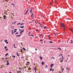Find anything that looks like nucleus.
Instances as JSON below:
<instances>
[{
    "label": "nucleus",
    "instance_id": "nucleus-35",
    "mask_svg": "<svg viewBox=\"0 0 73 73\" xmlns=\"http://www.w3.org/2000/svg\"><path fill=\"white\" fill-rule=\"evenodd\" d=\"M68 70H70V68H68Z\"/></svg>",
    "mask_w": 73,
    "mask_h": 73
},
{
    "label": "nucleus",
    "instance_id": "nucleus-45",
    "mask_svg": "<svg viewBox=\"0 0 73 73\" xmlns=\"http://www.w3.org/2000/svg\"><path fill=\"white\" fill-rule=\"evenodd\" d=\"M54 35L56 36V33H54Z\"/></svg>",
    "mask_w": 73,
    "mask_h": 73
},
{
    "label": "nucleus",
    "instance_id": "nucleus-29",
    "mask_svg": "<svg viewBox=\"0 0 73 73\" xmlns=\"http://www.w3.org/2000/svg\"><path fill=\"white\" fill-rule=\"evenodd\" d=\"M52 43H53V42H52V41L49 42V43H51V44H52Z\"/></svg>",
    "mask_w": 73,
    "mask_h": 73
},
{
    "label": "nucleus",
    "instance_id": "nucleus-53",
    "mask_svg": "<svg viewBox=\"0 0 73 73\" xmlns=\"http://www.w3.org/2000/svg\"><path fill=\"white\" fill-rule=\"evenodd\" d=\"M51 4H52V3H50V5H51Z\"/></svg>",
    "mask_w": 73,
    "mask_h": 73
},
{
    "label": "nucleus",
    "instance_id": "nucleus-24",
    "mask_svg": "<svg viewBox=\"0 0 73 73\" xmlns=\"http://www.w3.org/2000/svg\"><path fill=\"white\" fill-rule=\"evenodd\" d=\"M12 57H14V58H15L16 57L15 56H14V55H12Z\"/></svg>",
    "mask_w": 73,
    "mask_h": 73
},
{
    "label": "nucleus",
    "instance_id": "nucleus-42",
    "mask_svg": "<svg viewBox=\"0 0 73 73\" xmlns=\"http://www.w3.org/2000/svg\"><path fill=\"white\" fill-rule=\"evenodd\" d=\"M30 33V32H29V36H30V35H30V33Z\"/></svg>",
    "mask_w": 73,
    "mask_h": 73
},
{
    "label": "nucleus",
    "instance_id": "nucleus-51",
    "mask_svg": "<svg viewBox=\"0 0 73 73\" xmlns=\"http://www.w3.org/2000/svg\"><path fill=\"white\" fill-rule=\"evenodd\" d=\"M5 1H8V0H5Z\"/></svg>",
    "mask_w": 73,
    "mask_h": 73
},
{
    "label": "nucleus",
    "instance_id": "nucleus-58",
    "mask_svg": "<svg viewBox=\"0 0 73 73\" xmlns=\"http://www.w3.org/2000/svg\"><path fill=\"white\" fill-rule=\"evenodd\" d=\"M6 59L7 60L8 59V58H6Z\"/></svg>",
    "mask_w": 73,
    "mask_h": 73
},
{
    "label": "nucleus",
    "instance_id": "nucleus-48",
    "mask_svg": "<svg viewBox=\"0 0 73 73\" xmlns=\"http://www.w3.org/2000/svg\"><path fill=\"white\" fill-rule=\"evenodd\" d=\"M15 30H17V29H14V31H15Z\"/></svg>",
    "mask_w": 73,
    "mask_h": 73
},
{
    "label": "nucleus",
    "instance_id": "nucleus-19",
    "mask_svg": "<svg viewBox=\"0 0 73 73\" xmlns=\"http://www.w3.org/2000/svg\"><path fill=\"white\" fill-rule=\"evenodd\" d=\"M21 36V35H17L16 36V37H19V36Z\"/></svg>",
    "mask_w": 73,
    "mask_h": 73
},
{
    "label": "nucleus",
    "instance_id": "nucleus-28",
    "mask_svg": "<svg viewBox=\"0 0 73 73\" xmlns=\"http://www.w3.org/2000/svg\"><path fill=\"white\" fill-rule=\"evenodd\" d=\"M41 37V36H42V35H41V34H40L39 35Z\"/></svg>",
    "mask_w": 73,
    "mask_h": 73
},
{
    "label": "nucleus",
    "instance_id": "nucleus-9",
    "mask_svg": "<svg viewBox=\"0 0 73 73\" xmlns=\"http://www.w3.org/2000/svg\"><path fill=\"white\" fill-rule=\"evenodd\" d=\"M24 32V29L21 32H20V34H21V33H23V32Z\"/></svg>",
    "mask_w": 73,
    "mask_h": 73
},
{
    "label": "nucleus",
    "instance_id": "nucleus-57",
    "mask_svg": "<svg viewBox=\"0 0 73 73\" xmlns=\"http://www.w3.org/2000/svg\"><path fill=\"white\" fill-rule=\"evenodd\" d=\"M23 23L21 24V25H23Z\"/></svg>",
    "mask_w": 73,
    "mask_h": 73
},
{
    "label": "nucleus",
    "instance_id": "nucleus-11",
    "mask_svg": "<svg viewBox=\"0 0 73 73\" xmlns=\"http://www.w3.org/2000/svg\"><path fill=\"white\" fill-rule=\"evenodd\" d=\"M44 29H46L47 28V27L46 26H44L43 27Z\"/></svg>",
    "mask_w": 73,
    "mask_h": 73
},
{
    "label": "nucleus",
    "instance_id": "nucleus-12",
    "mask_svg": "<svg viewBox=\"0 0 73 73\" xmlns=\"http://www.w3.org/2000/svg\"><path fill=\"white\" fill-rule=\"evenodd\" d=\"M30 13H32V9H31V11H30Z\"/></svg>",
    "mask_w": 73,
    "mask_h": 73
},
{
    "label": "nucleus",
    "instance_id": "nucleus-25",
    "mask_svg": "<svg viewBox=\"0 0 73 73\" xmlns=\"http://www.w3.org/2000/svg\"><path fill=\"white\" fill-rule=\"evenodd\" d=\"M23 50H26V49H25V48H23Z\"/></svg>",
    "mask_w": 73,
    "mask_h": 73
},
{
    "label": "nucleus",
    "instance_id": "nucleus-8",
    "mask_svg": "<svg viewBox=\"0 0 73 73\" xmlns=\"http://www.w3.org/2000/svg\"><path fill=\"white\" fill-rule=\"evenodd\" d=\"M63 27L64 28V29H65V28H66V27L64 25V23H63Z\"/></svg>",
    "mask_w": 73,
    "mask_h": 73
},
{
    "label": "nucleus",
    "instance_id": "nucleus-43",
    "mask_svg": "<svg viewBox=\"0 0 73 73\" xmlns=\"http://www.w3.org/2000/svg\"><path fill=\"white\" fill-rule=\"evenodd\" d=\"M52 58H54V59H55L54 57H52Z\"/></svg>",
    "mask_w": 73,
    "mask_h": 73
},
{
    "label": "nucleus",
    "instance_id": "nucleus-10",
    "mask_svg": "<svg viewBox=\"0 0 73 73\" xmlns=\"http://www.w3.org/2000/svg\"><path fill=\"white\" fill-rule=\"evenodd\" d=\"M39 57L40 59V60H42V56H39Z\"/></svg>",
    "mask_w": 73,
    "mask_h": 73
},
{
    "label": "nucleus",
    "instance_id": "nucleus-54",
    "mask_svg": "<svg viewBox=\"0 0 73 73\" xmlns=\"http://www.w3.org/2000/svg\"><path fill=\"white\" fill-rule=\"evenodd\" d=\"M41 25H40V27H42V26H41Z\"/></svg>",
    "mask_w": 73,
    "mask_h": 73
},
{
    "label": "nucleus",
    "instance_id": "nucleus-33",
    "mask_svg": "<svg viewBox=\"0 0 73 73\" xmlns=\"http://www.w3.org/2000/svg\"><path fill=\"white\" fill-rule=\"evenodd\" d=\"M17 55L18 56H19V54H18V53H17Z\"/></svg>",
    "mask_w": 73,
    "mask_h": 73
},
{
    "label": "nucleus",
    "instance_id": "nucleus-60",
    "mask_svg": "<svg viewBox=\"0 0 73 73\" xmlns=\"http://www.w3.org/2000/svg\"><path fill=\"white\" fill-rule=\"evenodd\" d=\"M21 29H19V31H21Z\"/></svg>",
    "mask_w": 73,
    "mask_h": 73
},
{
    "label": "nucleus",
    "instance_id": "nucleus-1",
    "mask_svg": "<svg viewBox=\"0 0 73 73\" xmlns=\"http://www.w3.org/2000/svg\"><path fill=\"white\" fill-rule=\"evenodd\" d=\"M28 10L27 11H26V13L24 14V15H27V13H28V11H29V9H28V8H27Z\"/></svg>",
    "mask_w": 73,
    "mask_h": 73
},
{
    "label": "nucleus",
    "instance_id": "nucleus-14",
    "mask_svg": "<svg viewBox=\"0 0 73 73\" xmlns=\"http://www.w3.org/2000/svg\"><path fill=\"white\" fill-rule=\"evenodd\" d=\"M28 70H31V67H29L28 68Z\"/></svg>",
    "mask_w": 73,
    "mask_h": 73
},
{
    "label": "nucleus",
    "instance_id": "nucleus-50",
    "mask_svg": "<svg viewBox=\"0 0 73 73\" xmlns=\"http://www.w3.org/2000/svg\"><path fill=\"white\" fill-rule=\"evenodd\" d=\"M8 50V49H6V51H7V50Z\"/></svg>",
    "mask_w": 73,
    "mask_h": 73
},
{
    "label": "nucleus",
    "instance_id": "nucleus-20",
    "mask_svg": "<svg viewBox=\"0 0 73 73\" xmlns=\"http://www.w3.org/2000/svg\"><path fill=\"white\" fill-rule=\"evenodd\" d=\"M7 55H8V53H7L6 54H5V56H7Z\"/></svg>",
    "mask_w": 73,
    "mask_h": 73
},
{
    "label": "nucleus",
    "instance_id": "nucleus-15",
    "mask_svg": "<svg viewBox=\"0 0 73 73\" xmlns=\"http://www.w3.org/2000/svg\"><path fill=\"white\" fill-rule=\"evenodd\" d=\"M71 44H73V40H71L70 42Z\"/></svg>",
    "mask_w": 73,
    "mask_h": 73
},
{
    "label": "nucleus",
    "instance_id": "nucleus-47",
    "mask_svg": "<svg viewBox=\"0 0 73 73\" xmlns=\"http://www.w3.org/2000/svg\"><path fill=\"white\" fill-rule=\"evenodd\" d=\"M61 25L62 27H63V23H62V24H61Z\"/></svg>",
    "mask_w": 73,
    "mask_h": 73
},
{
    "label": "nucleus",
    "instance_id": "nucleus-31",
    "mask_svg": "<svg viewBox=\"0 0 73 73\" xmlns=\"http://www.w3.org/2000/svg\"><path fill=\"white\" fill-rule=\"evenodd\" d=\"M17 34H18V32H17L16 33H15V35H17Z\"/></svg>",
    "mask_w": 73,
    "mask_h": 73
},
{
    "label": "nucleus",
    "instance_id": "nucleus-37",
    "mask_svg": "<svg viewBox=\"0 0 73 73\" xmlns=\"http://www.w3.org/2000/svg\"><path fill=\"white\" fill-rule=\"evenodd\" d=\"M62 60H61L60 62H62Z\"/></svg>",
    "mask_w": 73,
    "mask_h": 73
},
{
    "label": "nucleus",
    "instance_id": "nucleus-32",
    "mask_svg": "<svg viewBox=\"0 0 73 73\" xmlns=\"http://www.w3.org/2000/svg\"><path fill=\"white\" fill-rule=\"evenodd\" d=\"M36 32H38V29H36Z\"/></svg>",
    "mask_w": 73,
    "mask_h": 73
},
{
    "label": "nucleus",
    "instance_id": "nucleus-56",
    "mask_svg": "<svg viewBox=\"0 0 73 73\" xmlns=\"http://www.w3.org/2000/svg\"><path fill=\"white\" fill-rule=\"evenodd\" d=\"M68 67H67V68H66V70H68Z\"/></svg>",
    "mask_w": 73,
    "mask_h": 73
},
{
    "label": "nucleus",
    "instance_id": "nucleus-34",
    "mask_svg": "<svg viewBox=\"0 0 73 73\" xmlns=\"http://www.w3.org/2000/svg\"><path fill=\"white\" fill-rule=\"evenodd\" d=\"M32 36L33 37V35H29V36Z\"/></svg>",
    "mask_w": 73,
    "mask_h": 73
},
{
    "label": "nucleus",
    "instance_id": "nucleus-4",
    "mask_svg": "<svg viewBox=\"0 0 73 73\" xmlns=\"http://www.w3.org/2000/svg\"><path fill=\"white\" fill-rule=\"evenodd\" d=\"M7 41H8L7 40H6L4 41L5 42L6 44H8V42H7Z\"/></svg>",
    "mask_w": 73,
    "mask_h": 73
},
{
    "label": "nucleus",
    "instance_id": "nucleus-61",
    "mask_svg": "<svg viewBox=\"0 0 73 73\" xmlns=\"http://www.w3.org/2000/svg\"><path fill=\"white\" fill-rule=\"evenodd\" d=\"M59 73H62V72H61L60 71Z\"/></svg>",
    "mask_w": 73,
    "mask_h": 73
},
{
    "label": "nucleus",
    "instance_id": "nucleus-64",
    "mask_svg": "<svg viewBox=\"0 0 73 73\" xmlns=\"http://www.w3.org/2000/svg\"><path fill=\"white\" fill-rule=\"evenodd\" d=\"M35 50H36V51L37 50V49L36 48L35 49Z\"/></svg>",
    "mask_w": 73,
    "mask_h": 73
},
{
    "label": "nucleus",
    "instance_id": "nucleus-38",
    "mask_svg": "<svg viewBox=\"0 0 73 73\" xmlns=\"http://www.w3.org/2000/svg\"><path fill=\"white\" fill-rule=\"evenodd\" d=\"M16 32H17V31H14V33H16Z\"/></svg>",
    "mask_w": 73,
    "mask_h": 73
},
{
    "label": "nucleus",
    "instance_id": "nucleus-55",
    "mask_svg": "<svg viewBox=\"0 0 73 73\" xmlns=\"http://www.w3.org/2000/svg\"><path fill=\"white\" fill-rule=\"evenodd\" d=\"M9 61V60H7V63H8V62Z\"/></svg>",
    "mask_w": 73,
    "mask_h": 73
},
{
    "label": "nucleus",
    "instance_id": "nucleus-59",
    "mask_svg": "<svg viewBox=\"0 0 73 73\" xmlns=\"http://www.w3.org/2000/svg\"><path fill=\"white\" fill-rule=\"evenodd\" d=\"M38 23V24H40V25L41 24L40 23Z\"/></svg>",
    "mask_w": 73,
    "mask_h": 73
},
{
    "label": "nucleus",
    "instance_id": "nucleus-5",
    "mask_svg": "<svg viewBox=\"0 0 73 73\" xmlns=\"http://www.w3.org/2000/svg\"><path fill=\"white\" fill-rule=\"evenodd\" d=\"M7 17L6 15H4V19H5V20L6 19V18H7Z\"/></svg>",
    "mask_w": 73,
    "mask_h": 73
},
{
    "label": "nucleus",
    "instance_id": "nucleus-63",
    "mask_svg": "<svg viewBox=\"0 0 73 73\" xmlns=\"http://www.w3.org/2000/svg\"><path fill=\"white\" fill-rule=\"evenodd\" d=\"M9 73H12V72H9Z\"/></svg>",
    "mask_w": 73,
    "mask_h": 73
},
{
    "label": "nucleus",
    "instance_id": "nucleus-23",
    "mask_svg": "<svg viewBox=\"0 0 73 73\" xmlns=\"http://www.w3.org/2000/svg\"><path fill=\"white\" fill-rule=\"evenodd\" d=\"M70 31H72V32H73V31H72V29H71V28H70Z\"/></svg>",
    "mask_w": 73,
    "mask_h": 73
},
{
    "label": "nucleus",
    "instance_id": "nucleus-7",
    "mask_svg": "<svg viewBox=\"0 0 73 73\" xmlns=\"http://www.w3.org/2000/svg\"><path fill=\"white\" fill-rule=\"evenodd\" d=\"M53 66H54V64H51L50 65V66L51 67V68H52Z\"/></svg>",
    "mask_w": 73,
    "mask_h": 73
},
{
    "label": "nucleus",
    "instance_id": "nucleus-27",
    "mask_svg": "<svg viewBox=\"0 0 73 73\" xmlns=\"http://www.w3.org/2000/svg\"><path fill=\"white\" fill-rule=\"evenodd\" d=\"M44 62H42V65H44Z\"/></svg>",
    "mask_w": 73,
    "mask_h": 73
},
{
    "label": "nucleus",
    "instance_id": "nucleus-52",
    "mask_svg": "<svg viewBox=\"0 0 73 73\" xmlns=\"http://www.w3.org/2000/svg\"><path fill=\"white\" fill-rule=\"evenodd\" d=\"M25 68L26 69H27V67H26V66H25Z\"/></svg>",
    "mask_w": 73,
    "mask_h": 73
},
{
    "label": "nucleus",
    "instance_id": "nucleus-22",
    "mask_svg": "<svg viewBox=\"0 0 73 73\" xmlns=\"http://www.w3.org/2000/svg\"><path fill=\"white\" fill-rule=\"evenodd\" d=\"M9 64V63L8 62L7 64V65H8Z\"/></svg>",
    "mask_w": 73,
    "mask_h": 73
},
{
    "label": "nucleus",
    "instance_id": "nucleus-3",
    "mask_svg": "<svg viewBox=\"0 0 73 73\" xmlns=\"http://www.w3.org/2000/svg\"><path fill=\"white\" fill-rule=\"evenodd\" d=\"M50 71H52V72H53L54 71V69L52 68H50Z\"/></svg>",
    "mask_w": 73,
    "mask_h": 73
},
{
    "label": "nucleus",
    "instance_id": "nucleus-36",
    "mask_svg": "<svg viewBox=\"0 0 73 73\" xmlns=\"http://www.w3.org/2000/svg\"><path fill=\"white\" fill-rule=\"evenodd\" d=\"M62 70H64V68H62Z\"/></svg>",
    "mask_w": 73,
    "mask_h": 73
},
{
    "label": "nucleus",
    "instance_id": "nucleus-17",
    "mask_svg": "<svg viewBox=\"0 0 73 73\" xmlns=\"http://www.w3.org/2000/svg\"><path fill=\"white\" fill-rule=\"evenodd\" d=\"M57 49H59V50H61V48H58Z\"/></svg>",
    "mask_w": 73,
    "mask_h": 73
},
{
    "label": "nucleus",
    "instance_id": "nucleus-18",
    "mask_svg": "<svg viewBox=\"0 0 73 73\" xmlns=\"http://www.w3.org/2000/svg\"><path fill=\"white\" fill-rule=\"evenodd\" d=\"M15 44H14V48H16V47H15Z\"/></svg>",
    "mask_w": 73,
    "mask_h": 73
},
{
    "label": "nucleus",
    "instance_id": "nucleus-21",
    "mask_svg": "<svg viewBox=\"0 0 73 73\" xmlns=\"http://www.w3.org/2000/svg\"><path fill=\"white\" fill-rule=\"evenodd\" d=\"M48 67V66L47 65H46L45 67V68H47Z\"/></svg>",
    "mask_w": 73,
    "mask_h": 73
},
{
    "label": "nucleus",
    "instance_id": "nucleus-30",
    "mask_svg": "<svg viewBox=\"0 0 73 73\" xmlns=\"http://www.w3.org/2000/svg\"><path fill=\"white\" fill-rule=\"evenodd\" d=\"M11 5H13V7H14V6H15V4H14L13 3H12Z\"/></svg>",
    "mask_w": 73,
    "mask_h": 73
},
{
    "label": "nucleus",
    "instance_id": "nucleus-6",
    "mask_svg": "<svg viewBox=\"0 0 73 73\" xmlns=\"http://www.w3.org/2000/svg\"><path fill=\"white\" fill-rule=\"evenodd\" d=\"M34 70H35V72L36 73V70H37V69H36V67H35L34 68Z\"/></svg>",
    "mask_w": 73,
    "mask_h": 73
},
{
    "label": "nucleus",
    "instance_id": "nucleus-13",
    "mask_svg": "<svg viewBox=\"0 0 73 73\" xmlns=\"http://www.w3.org/2000/svg\"><path fill=\"white\" fill-rule=\"evenodd\" d=\"M12 35H14V33H13V31H12Z\"/></svg>",
    "mask_w": 73,
    "mask_h": 73
},
{
    "label": "nucleus",
    "instance_id": "nucleus-40",
    "mask_svg": "<svg viewBox=\"0 0 73 73\" xmlns=\"http://www.w3.org/2000/svg\"><path fill=\"white\" fill-rule=\"evenodd\" d=\"M62 56V54H60L59 56Z\"/></svg>",
    "mask_w": 73,
    "mask_h": 73
},
{
    "label": "nucleus",
    "instance_id": "nucleus-44",
    "mask_svg": "<svg viewBox=\"0 0 73 73\" xmlns=\"http://www.w3.org/2000/svg\"><path fill=\"white\" fill-rule=\"evenodd\" d=\"M3 68V66H2L1 67H0V68Z\"/></svg>",
    "mask_w": 73,
    "mask_h": 73
},
{
    "label": "nucleus",
    "instance_id": "nucleus-16",
    "mask_svg": "<svg viewBox=\"0 0 73 73\" xmlns=\"http://www.w3.org/2000/svg\"><path fill=\"white\" fill-rule=\"evenodd\" d=\"M20 27H21V28H24V26H20Z\"/></svg>",
    "mask_w": 73,
    "mask_h": 73
},
{
    "label": "nucleus",
    "instance_id": "nucleus-62",
    "mask_svg": "<svg viewBox=\"0 0 73 73\" xmlns=\"http://www.w3.org/2000/svg\"><path fill=\"white\" fill-rule=\"evenodd\" d=\"M69 56H70L69 55H68V57H69Z\"/></svg>",
    "mask_w": 73,
    "mask_h": 73
},
{
    "label": "nucleus",
    "instance_id": "nucleus-2",
    "mask_svg": "<svg viewBox=\"0 0 73 73\" xmlns=\"http://www.w3.org/2000/svg\"><path fill=\"white\" fill-rule=\"evenodd\" d=\"M31 17H32V19H34V15H33V13H32L31 14Z\"/></svg>",
    "mask_w": 73,
    "mask_h": 73
},
{
    "label": "nucleus",
    "instance_id": "nucleus-39",
    "mask_svg": "<svg viewBox=\"0 0 73 73\" xmlns=\"http://www.w3.org/2000/svg\"><path fill=\"white\" fill-rule=\"evenodd\" d=\"M39 41H42V40L41 39Z\"/></svg>",
    "mask_w": 73,
    "mask_h": 73
},
{
    "label": "nucleus",
    "instance_id": "nucleus-49",
    "mask_svg": "<svg viewBox=\"0 0 73 73\" xmlns=\"http://www.w3.org/2000/svg\"><path fill=\"white\" fill-rule=\"evenodd\" d=\"M16 21L15 22L13 23V24H16Z\"/></svg>",
    "mask_w": 73,
    "mask_h": 73
},
{
    "label": "nucleus",
    "instance_id": "nucleus-41",
    "mask_svg": "<svg viewBox=\"0 0 73 73\" xmlns=\"http://www.w3.org/2000/svg\"><path fill=\"white\" fill-rule=\"evenodd\" d=\"M48 38H49V40H50V38L49 37V36L48 35Z\"/></svg>",
    "mask_w": 73,
    "mask_h": 73
},
{
    "label": "nucleus",
    "instance_id": "nucleus-26",
    "mask_svg": "<svg viewBox=\"0 0 73 73\" xmlns=\"http://www.w3.org/2000/svg\"><path fill=\"white\" fill-rule=\"evenodd\" d=\"M7 46H5V47H4V48L5 49H7Z\"/></svg>",
    "mask_w": 73,
    "mask_h": 73
},
{
    "label": "nucleus",
    "instance_id": "nucleus-46",
    "mask_svg": "<svg viewBox=\"0 0 73 73\" xmlns=\"http://www.w3.org/2000/svg\"><path fill=\"white\" fill-rule=\"evenodd\" d=\"M20 24V23H19L18 24H17V25H19V24Z\"/></svg>",
    "mask_w": 73,
    "mask_h": 73
}]
</instances>
